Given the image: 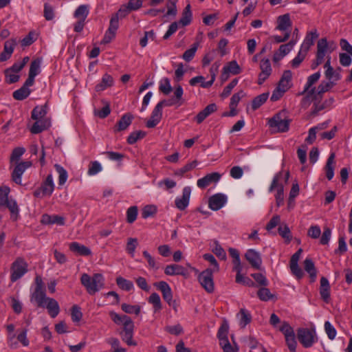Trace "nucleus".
<instances>
[{"label": "nucleus", "mask_w": 352, "mask_h": 352, "mask_svg": "<svg viewBox=\"0 0 352 352\" xmlns=\"http://www.w3.org/2000/svg\"><path fill=\"white\" fill-rule=\"evenodd\" d=\"M229 330V325L226 321H224L219 327L217 333V337L219 340V344L227 343L229 342L228 338V333Z\"/></svg>", "instance_id": "nucleus-34"}, {"label": "nucleus", "mask_w": 352, "mask_h": 352, "mask_svg": "<svg viewBox=\"0 0 352 352\" xmlns=\"http://www.w3.org/2000/svg\"><path fill=\"white\" fill-rule=\"evenodd\" d=\"M25 149L23 147L15 148L10 156V162H18L21 156L25 153Z\"/></svg>", "instance_id": "nucleus-62"}, {"label": "nucleus", "mask_w": 352, "mask_h": 352, "mask_svg": "<svg viewBox=\"0 0 352 352\" xmlns=\"http://www.w3.org/2000/svg\"><path fill=\"white\" fill-rule=\"evenodd\" d=\"M50 126L51 122L47 118L37 120L31 127L30 131L33 134H37L47 129Z\"/></svg>", "instance_id": "nucleus-26"}, {"label": "nucleus", "mask_w": 352, "mask_h": 352, "mask_svg": "<svg viewBox=\"0 0 352 352\" xmlns=\"http://www.w3.org/2000/svg\"><path fill=\"white\" fill-rule=\"evenodd\" d=\"M307 52L306 50L300 48L297 56L291 62L292 66L295 68L298 67L305 59Z\"/></svg>", "instance_id": "nucleus-56"}, {"label": "nucleus", "mask_w": 352, "mask_h": 352, "mask_svg": "<svg viewBox=\"0 0 352 352\" xmlns=\"http://www.w3.org/2000/svg\"><path fill=\"white\" fill-rule=\"evenodd\" d=\"M269 98V93H263L255 97L252 102V109L256 110L263 105Z\"/></svg>", "instance_id": "nucleus-43"}, {"label": "nucleus", "mask_w": 352, "mask_h": 352, "mask_svg": "<svg viewBox=\"0 0 352 352\" xmlns=\"http://www.w3.org/2000/svg\"><path fill=\"white\" fill-rule=\"evenodd\" d=\"M107 343H109L112 349V352H126V350L120 346V341L118 338H110L107 340Z\"/></svg>", "instance_id": "nucleus-61"}, {"label": "nucleus", "mask_w": 352, "mask_h": 352, "mask_svg": "<svg viewBox=\"0 0 352 352\" xmlns=\"http://www.w3.org/2000/svg\"><path fill=\"white\" fill-rule=\"evenodd\" d=\"M148 302L153 306L154 312H157L162 308L160 296L155 292L151 294L148 299Z\"/></svg>", "instance_id": "nucleus-42"}, {"label": "nucleus", "mask_w": 352, "mask_h": 352, "mask_svg": "<svg viewBox=\"0 0 352 352\" xmlns=\"http://www.w3.org/2000/svg\"><path fill=\"white\" fill-rule=\"evenodd\" d=\"M245 257L253 268L256 270L261 268L262 258L260 253L256 250L248 249L245 254Z\"/></svg>", "instance_id": "nucleus-16"}, {"label": "nucleus", "mask_w": 352, "mask_h": 352, "mask_svg": "<svg viewBox=\"0 0 352 352\" xmlns=\"http://www.w3.org/2000/svg\"><path fill=\"white\" fill-rule=\"evenodd\" d=\"M261 72L258 74V84L262 85L272 74V68L269 58H264L260 62Z\"/></svg>", "instance_id": "nucleus-13"}, {"label": "nucleus", "mask_w": 352, "mask_h": 352, "mask_svg": "<svg viewBox=\"0 0 352 352\" xmlns=\"http://www.w3.org/2000/svg\"><path fill=\"white\" fill-rule=\"evenodd\" d=\"M189 82L191 86H195L200 82L203 88H208L212 85V80L206 81L204 77L202 76H198L191 78Z\"/></svg>", "instance_id": "nucleus-51"}, {"label": "nucleus", "mask_w": 352, "mask_h": 352, "mask_svg": "<svg viewBox=\"0 0 352 352\" xmlns=\"http://www.w3.org/2000/svg\"><path fill=\"white\" fill-rule=\"evenodd\" d=\"M318 37V34L317 30L315 29L309 32H308L300 45V48L308 52L314 43V41Z\"/></svg>", "instance_id": "nucleus-27"}, {"label": "nucleus", "mask_w": 352, "mask_h": 352, "mask_svg": "<svg viewBox=\"0 0 352 352\" xmlns=\"http://www.w3.org/2000/svg\"><path fill=\"white\" fill-rule=\"evenodd\" d=\"M42 63L41 58H36L34 60L30 67L29 74L33 76H36L41 72V65Z\"/></svg>", "instance_id": "nucleus-53"}, {"label": "nucleus", "mask_w": 352, "mask_h": 352, "mask_svg": "<svg viewBox=\"0 0 352 352\" xmlns=\"http://www.w3.org/2000/svg\"><path fill=\"white\" fill-rule=\"evenodd\" d=\"M221 179V175L218 173H212L200 178L197 182V185L200 188H205L213 183H217Z\"/></svg>", "instance_id": "nucleus-18"}, {"label": "nucleus", "mask_w": 352, "mask_h": 352, "mask_svg": "<svg viewBox=\"0 0 352 352\" xmlns=\"http://www.w3.org/2000/svg\"><path fill=\"white\" fill-rule=\"evenodd\" d=\"M43 196H50L54 190V183L52 174L47 176L45 180L43 182L41 186Z\"/></svg>", "instance_id": "nucleus-25"}, {"label": "nucleus", "mask_w": 352, "mask_h": 352, "mask_svg": "<svg viewBox=\"0 0 352 352\" xmlns=\"http://www.w3.org/2000/svg\"><path fill=\"white\" fill-rule=\"evenodd\" d=\"M192 189L190 186H185L182 190V196L175 199V204L179 210H185L189 205Z\"/></svg>", "instance_id": "nucleus-12"}, {"label": "nucleus", "mask_w": 352, "mask_h": 352, "mask_svg": "<svg viewBox=\"0 0 352 352\" xmlns=\"http://www.w3.org/2000/svg\"><path fill=\"white\" fill-rule=\"evenodd\" d=\"M109 315L116 324L124 326L123 332L121 333L122 340L129 346H136L137 342L133 339L134 323L131 318L126 315H119L115 311H110Z\"/></svg>", "instance_id": "nucleus-1"}, {"label": "nucleus", "mask_w": 352, "mask_h": 352, "mask_svg": "<svg viewBox=\"0 0 352 352\" xmlns=\"http://www.w3.org/2000/svg\"><path fill=\"white\" fill-rule=\"evenodd\" d=\"M89 12L87 5H80L77 8L74 12V16L80 20L85 21Z\"/></svg>", "instance_id": "nucleus-48"}, {"label": "nucleus", "mask_w": 352, "mask_h": 352, "mask_svg": "<svg viewBox=\"0 0 352 352\" xmlns=\"http://www.w3.org/2000/svg\"><path fill=\"white\" fill-rule=\"evenodd\" d=\"M297 335L299 342L305 348L311 347L317 340L314 329L300 328L298 329Z\"/></svg>", "instance_id": "nucleus-5"}, {"label": "nucleus", "mask_w": 352, "mask_h": 352, "mask_svg": "<svg viewBox=\"0 0 352 352\" xmlns=\"http://www.w3.org/2000/svg\"><path fill=\"white\" fill-rule=\"evenodd\" d=\"M213 272L211 269H207L203 271L198 276L199 282L201 286L210 293L214 291Z\"/></svg>", "instance_id": "nucleus-8"}, {"label": "nucleus", "mask_w": 352, "mask_h": 352, "mask_svg": "<svg viewBox=\"0 0 352 352\" xmlns=\"http://www.w3.org/2000/svg\"><path fill=\"white\" fill-rule=\"evenodd\" d=\"M335 157L336 155L334 153H331L327 159L325 166L326 176L329 180L332 179L334 176Z\"/></svg>", "instance_id": "nucleus-37"}, {"label": "nucleus", "mask_w": 352, "mask_h": 352, "mask_svg": "<svg viewBox=\"0 0 352 352\" xmlns=\"http://www.w3.org/2000/svg\"><path fill=\"white\" fill-rule=\"evenodd\" d=\"M102 168L101 164L98 161H94L91 163L87 174L90 176H94L102 171Z\"/></svg>", "instance_id": "nucleus-64"}, {"label": "nucleus", "mask_w": 352, "mask_h": 352, "mask_svg": "<svg viewBox=\"0 0 352 352\" xmlns=\"http://www.w3.org/2000/svg\"><path fill=\"white\" fill-rule=\"evenodd\" d=\"M228 201V197L223 193H217L211 196L208 206L212 210L217 211L224 207Z\"/></svg>", "instance_id": "nucleus-14"}, {"label": "nucleus", "mask_w": 352, "mask_h": 352, "mask_svg": "<svg viewBox=\"0 0 352 352\" xmlns=\"http://www.w3.org/2000/svg\"><path fill=\"white\" fill-rule=\"evenodd\" d=\"M270 127L278 132H285L289 129V121L281 118L280 114H276L268 121Z\"/></svg>", "instance_id": "nucleus-9"}, {"label": "nucleus", "mask_w": 352, "mask_h": 352, "mask_svg": "<svg viewBox=\"0 0 352 352\" xmlns=\"http://www.w3.org/2000/svg\"><path fill=\"white\" fill-rule=\"evenodd\" d=\"M279 330L284 334L285 338L294 336V331L293 328L287 322H283L281 326L279 327Z\"/></svg>", "instance_id": "nucleus-60"}, {"label": "nucleus", "mask_w": 352, "mask_h": 352, "mask_svg": "<svg viewBox=\"0 0 352 352\" xmlns=\"http://www.w3.org/2000/svg\"><path fill=\"white\" fill-rule=\"evenodd\" d=\"M277 22L278 25L276 29L280 31H285L292 25L290 17L288 14L279 16Z\"/></svg>", "instance_id": "nucleus-39"}, {"label": "nucleus", "mask_w": 352, "mask_h": 352, "mask_svg": "<svg viewBox=\"0 0 352 352\" xmlns=\"http://www.w3.org/2000/svg\"><path fill=\"white\" fill-rule=\"evenodd\" d=\"M28 271V265L22 257H18L10 267V280L12 283L22 278Z\"/></svg>", "instance_id": "nucleus-4"}, {"label": "nucleus", "mask_w": 352, "mask_h": 352, "mask_svg": "<svg viewBox=\"0 0 352 352\" xmlns=\"http://www.w3.org/2000/svg\"><path fill=\"white\" fill-rule=\"evenodd\" d=\"M217 105L214 103L208 104L201 111H200L195 118L198 124L201 123L207 117L217 111Z\"/></svg>", "instance_id": "nucleus-30"}, {"label": "nucleus", "mask_w": 352, "mask_h": 352, "mask_svg": "<svg viewBox=\"0 0 352 352\" xmlns=\"http://www.w3.org/2000/svg\"><path fill=\"white\" fill-rule=\"evenodd\" d=\"M41 307L46 308L47 309L50 316L54 318L60 312V307L58 302L54 298H47L45 302L43 304Z\"/></svg>", "instance_id": "nucleus-20"}, {"label": "nucleus", "mask_w": 352, "mask_h": 352, "mask_svg": "<svg viewBox=\"0 0 352 352\" xmlns=\"http://www.w3.org/2000/svg\"><path fill=\"white\" fill-rule=\"evenodd\" d=\"M183 94V88L181 85H178L177 86L175 87L173 97L170 100H162V101H165V105L168 107L173 105H177V107H179L184 102Z\"/></svg>", "instance_id": "nucleus-17"}, {"label": "nucleus", "mask_w": 352, "mask_h": 352, "mask_svg": "<svg viewBox=\"0 0 352 352\" xmlns=\"http://www.w3.org/2000/svg\"><path fill=\"white\" fill-rule=\"evenodd\" d=\"M192 18V14L191 12V7L190 5L188 3L184 8L182 12V16L178 23L183 27L187 26L191 23Z\"/></svg>", "instance_id": "nucleus-36"}, {"label": "nucleus", "mask_w": 352, "mask_h": 352, "mask_svg": "<svg viewBox=\"0 0 352 352\" xmlns=\"http://www.w3.org/2000/svg\"><path fill=\"white\" fill-rule=\"evenodd\" d=\"M320 72H317L311 75H310L307 80V82L305 85L304 89L302 92V94H307V97L310 98L311 95H315V89L314 85L318 81L320 78Z\"/></svg>", "instance_id": "nucleus-15"}, {"label": "nucleus", "mask_w": 352, "mask_h": 352, "mask_svg": "<svg viewBox=\"0 0 352 352\" xmlns=\"http://www.w3.org/2000/svg\"><path fill=\"white\" fill-rule=\"evenodd\" d=\"M159 89L164 95H168L173 90L170 81L168 78H163L160 81Z\"/></svg>", "instance_id": "nucleus-52"}, {"label": "nucleus", "mask_w": 352, "mask_h": 352, "mask_svg": "<svg viewBox=\"0 0 352 352\" xmlns=\"http://www.w3.org/2000/svg\"><path fill=\"white\" fill-rule=\"evenodd\" d=\"M277 87L287 91L292 87V73L290 70H285L279 80Z\"/></svg>", "instance_id": "nucleus-22"}, {"label": "nucleus", "mask_w": 352, "mask_h": 352, "mask_svg": "<svg viewBox=\"0 0 352 352\" xmlns=\"http://www.w3.org/2000/svg\"><path fill=\"white\" fill-rule=\"evenodd\" d=\"M138 245V241L136 238H129L126 243V250L127 253L131 256L134 257L135 249Z\"/></svg>", "instance_id": "nucleus-54"}, {"label": "nucleus", "mask_w": 352, "mask_h": 352, "mask_svg": "<svg viewBox=\"0 0 352 352\" xmlns=\"http://www.w3.org/2000/svg\"><path fill=\"white\" fill-rule=\"evenodd\" d=\"M80 283L90 295H94L104 287V276L100 273H96L92 276L84 273L81 275Z\"/></svg>", "instance_id": "nucleus-2"}, {"label": "nucleus", "mask_w": 352, "mask_h": 352, "mask_svg": "<svg viewBox=\"0 0 352 352\" xmlns=\"http://www.w3.org/2000/svg\"><path fill=\"white\" fill-rule=\"evenodd\" d=\"M5 76L6 81L10 84L16 82L19 79V75L18 74V73L12 71L9 68L5 71Z\"/></svg>", "instance_id": "nucleus-59"}, {"label": "nucleus", "mask_w": 352, "mask_h": 352, "mask_svg": "<svg viewBox=\"0 0 352 352\" xmlns=\"http://www.w3.org/2000/svg\"><path fill=\"white\" fill-rule=\"evenodd\" d=\"M328 54V43L327 39L321 38L317 43V53L316 63H313L312 69H315L317 66L320 65L324 59V57Z\"/></svg>", "instance_id": "nucleus-11"}, {"label": "nucleus", "mask_w": 352, "mask_h": 352, "mask_svg": "<svg viewBox=\"0 0 352 352\" xmlns=\"http://www.w3.org/2000/svg\"><path fill=\"white\" fill-rule=\"evenodd\" d=\"M198 164H199V162L197 160H193V161L186 164L185 166H184L181 168L176 170L175 171V175L177 176H182L184 173L196 168Z\"/></svg>", "instance_id": "nucleus-49"}, {"label": "nucleus", "mask_w": 352, "mask_h": 352, "mask_svg": "<svg viewBox=\"0 0 352 352\" xmlns=\"http://www.w3.org/2000/svg\"><path fill=\"white\" fill-rule=\"evenodd\" d=\"M289 177V172L279 171L277 173L269 188V192L276 190L275 195L276 202L278 206H281L284 201V184H287Z\"/></svg>", "instance_id": "nucleus-3"}, {"label": "nucleus", "mask_w": 352, "mask_h": 352, "mask_svg": "<svg viewBox=\"0 0 352 352\" xmlns=\"http://www.w3.org/2000/svg\"><path fill=\"white\" fill-rule=\"evenodd\" d=\"M113 77L108 74H105L103 75L101 81L96 85L95 89L98 92L102 91L107 88L113 86Z\"/></svg>", "instance_id": "nucleus-28"}, {"label": "nucleus", "mask_w": 352, "mask_h": 352, "mask_svg": "<svg viewBox=\"0 0 352 352\" xmlns=\"http://www.w3.org/2000/svg\"><path fill=\"white\" fill-rule=\"evenodd\" d=\"M305 270L309 274L312 282H314L316 278L317 271L315 265L311 258H306L304 261Z\"/></svg>", "instance_id": "nucleus-38"}, {"label": "nucleus", "mask_w": 352, "mask_h": 352, "mask_svg": "<svg viewBox=\"0 0 352 352\" xmlns=\"http://www.w3.org/2000/svg\"><path fill=\"white\" fill-rule=\"evenodd\" d=\"M236 318L240 327L245 328L252 321V315L248 309L241 308L236 314Z\"/></svg>", "instance_id": "nucleus-24"}, {"label": "nucleus", "mask_w": 352, "mask_h": 352, "mask_svg": "<svg viewBox=\"0 0 352 352\" xmlns=\"http://www.w3.org/2000/svg\"><path fill=\"white\" fill-rule=\"evenodd\" d=\"M31 94V89L22 86L20 89L13 92V98L18 100H23Z\"/></svg>", "instance_id": "nucleus-44"}, {"label": "nucleus", "mask_w": 352, "mask_h": 352, "mask_svg": "<svg viewBox=\"0 0 352 352\" xmlns=\"http://www.w3.org/2000/svg\"><path fill=\"white\" fill-rule=\"evenodd\" d=\"M122 309L126 314H135L139 315L141 311V307L139 305H131L126 303H123L121 306Z\"/></svg>", "instance_id": "nucleus-57"}, {"label": "nucleus", "mask_w": 352, "mask_h": 352, "mask_svg": "<svg viewBox=\"0 0 352 352\" xmlns=\"http://www.w3.org/2000/svg\"><path fill=\"white\" fill-rule=\"evenodd\" d=\"M69 250L80 256H89L91 254V250L78 242H72L69 244Z\"/></svg>", "instance_id": "nucleus-29"}, {"label": "nucleus", "mask_w": 352, "mask_h": 352, "mask_svg": "<svg viewBox=\"0 0 352 352\" xmlns=\"http://www.w3.org/2000/svg\"><path fill=\"white\" fill-rule=\"evenodd\" d=\"M142 6V0H129L127 4L123 5L118 10V14L124 16L130 12L137 10Z\"/></svg>", "instance_id": "nucleus-21"}, {"label": "nucleus", "mask_w": 352, "mask_h": 352, "mask_svg": "<svg viewBox=\"0 0 352 352\" xmlns=\"http://www.w3.org/2000/svg\"><path fill=\"white\" fill-rule=\"evenodd\" d=\"M157 211V208L155 205H147L144 207L142 212L143 219H147L153 216Z\"/></svg>", "instance_id": "nucleus-58"}, {"label": "nucleus", "mask_w": 352, "mask_h": 352, "mask_svg": "<svg viewBox=\"0 0 352 352\" xmlns=\"http://www.w3.org/2000/svg\"><path fill=\"white\" fill-rule=\"evenodd\" d=\"M340 70L341 69L338 68V69L324 72V76L327 79V81L329 82H333L332 85L335 86L337 82L341 79L342 76L340 74Z\"/></svg>", "instance_id": "nucleus-41"}, {"label": "nucleus", "mask_w": 352, "mask_h": 352, "mask_svg": "<svg viewBox=\"0 0 352 352\" xmlns=\"http://www.w3.org/2000/svg\"><path fill=\"white\" fill-rule=\"evenodd\" d=\"M10 188L7 186H0V206H6L12 214L19 212V208L16 201L9 199L8 195Z\"/></svg>", "instance_id": "nucleus-6"}, {"label": "nucleus", "mask_w": 352, "mask_h": 352, "mask_svg": "<svg viewBox=\"0 0 352 352\" xmlns=\"http://www.w3.org/2000/svg\"><path fill=\"white\" fill-rule=\"evenodd\" d=\"M31 166L32 162L30 161L17 162L12 173V180L17 184H21L23 174Z\"/></svg>", "instance_id": "nucleus-10"}, {"label": "nucleus", "mask_w": 352, "mask_h": 352, "mask_svg": "<svg viewBox=\"0 0 352 352\" xmlns=\"http://www.w3.org/2000/svg\"><path fill=\"white\" fill-rule=\"evenodd\" d=\"M257 295L259 299L262 301H269L274 298H276V296L272 294L268 288L265 287L258 289Z\"/></svg>", "instance_id": "nucleus-46"}, {"label": "nucleus", "mask_w": 352, "mask_h": 352, "mask_svg": "<svg viewBox=\"0 0 352 352\" xmlns=\"http://www.w3.org/2000/svg\"><path fill=\"white\" fill-rule=\"evenodd\" d=\"M332 83L333 82H329L328 81H322L318 87L315 89V95H311L310 99H317L318 96L330 90L334 86Z\"/></svg>", "instance_id": "nucleus-33"}, {"label": "nucleus", "mask_w": 352, "mask_h": 352, "mask_svg": "<svg viewBox=\"0 0 352 352\" xmlns=\"http://www.w3.org/2000/svg\"><path fill=\"white\" fill-rule=\"evenodd\" d=\"M165 101L161 100L155 105L151 113V118L146 124V127L150 129L154 128L160 123L162 118V109L164 107H167L165 105Z\"/></svg>", "instance_id": "nucleus-7"}, {"label": "nucleus", "mask_w": 352, "mask_h": 352, "mask_svg": "<svg viewBox=\"0 0 352 352\" xmlns=\"http://www.w3.org/2000/svg\"><path fill=\"white\" fill-rule=\"evenodd\" d=\"M320 294L322 300L329 302L330 300V284L325 277L320 278Z\"/></svg>", "instance_id": "nucleus-23"}, {"label": "nucleus", "mask_w": 352, "mask_h": 352, "mask_svg": "<svg viewBox=\"0 0 352 352\" xmlns=\"http://www.w3.org/2000/svg\"><path fill=\"white\" fill-rule=\"evenodd\" d=\"M116 283L120 289L125 291H131L134 288V285L132 281L129 280L122 276H119L116 278Z\"/></svg>", "instance_id": "nucleus-45"}, {"label": "nucleus", "mask_w": 352, "mask_h": 352, "mask_svg": "<svg viewBox=\"0 0 352 352\" xmlns=\"http://www.w3.org/2000/svg\"><path fill=\"white\" fill-rule=\"evenodd\" d=\"M47 298L43 289L35 288L34 292L31 294L30 300L31 302H35L41 307Z\"/></svg>", "instance_id": "nucleus-31"}, {"label": "nucleus", "mask_w": 352, "mask_h": 352, "mask_svg": "<svg viewBox=\"0 0 352 352\" xmlns=\"http://www.w3.org/2000/svg\"><path fill=\"white\" fill-rule=\"evenodd\" d=\"M296 41H291L287 44L281 45L278 50V52L285 57L294 48Z\"/></svg>", "instance_id": "nucleus-63"}, {"label": "nucleus", "mask_w": 352, "mask_h": 352, "mask_svg": "<svg viewBox=\"0 0 352 352\" xmlns=\"http://www.w3.org/2000/svg\"><path fill=\"white\" fill-rule=\"evenodd\" d=\"M54 168L58 174V184L60 186L65 184L68 177L67 170L59 164H55Z\"/></svg>", "instance_id": "nucleus-50"}, {"label": "nucleus", "mask_w": 352, "mask_h": 352, "mask_svg": "<svg viewBox=\"0 0 352 352\" xmlns=\"http://www.w3.org/2000/svg\"><path fill=\"white\" fill-rule=\"evenodd\" d=\"M133 115L130 113L124 114L118 122L117 131H124L126 129L132 122Z\"/></svg>", "instance_id": "nucleus-40"}, {"label": "nucleus", "mask_w": 352, "mask_h": 352, "mask_svg": "<svg viewBox=\"0 0 352 352\" xmlns=\"http://www.w3.org/2000/svg\"><path fill=\"white\" fill-rule=\"evenodd\" d=\"M41 222L43 224H57L59 226L65 225L64 217L58 215L43 214L42 216Z\"/></svg>", "instance_id": "nucleus-32"}, {"label": "nucleus", "mask_w": 352, "mask_h": 352, "mask_svg": "<svg viewBox=\"0 0 352 352\" xmlns=\"http://www.w3.org/2000/svg\"><path fill=\"white\" fill-rule=\"evenodd\" d=\"M185 272L184 267L175 264L168 265L164 269V273L168 276L184 275Z\"/></svg>", "instance_id": "nucleus-35"}, {"label": "nucleus", "mask_w": 352, "mask_h": 352, "mask_svg": "<svg viewBox=\"0 0 352 352\" xmlns=\"http://www.w3.org/2000/svg\"><path fill=\"white\" fill-rule=\"evenodd\" d=\"M16 43V40L14 38L8 40L5 42L3 50L0 54L1 62L6 61L11 57Z\"/></svg>", "instance_id": "nucleus-19"}, {"label": "nucleus", "mask_w": 352, "mask_h": 352, "mask_svg": "<svg viewBox=\"0 0 352 352\" xmlns=\"http://www.w3.org/2000/svg\"><path fill=\"white\" fill-rule=\"evenodd\" d=\"M198 47L199 43H195L190 49L185 51L183 54L182 58L186 62H190L194 58Z\"/></svg>", "instance_id": "nucleus-55"}, {"label": "nucleus", "mask_w": 352, "mask_h": 352, "mask_svg": "<svg viewBox=\"0 0 352 352\" xmlns=\"http://www.w3.org/2000/svg\"><path fill=\"white\" fill-rule=\"evenodd\" d=\"M223 68L232 75H237L241 72V68L236 60L229 62Z\"/></svg>", "instance_id": "nucleus-47"}]
</instances>
